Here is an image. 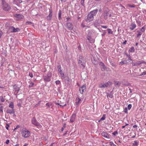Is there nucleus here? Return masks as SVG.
Listing matches in <instances>:
<instances>
[{"label":"nucleus","mask_w":146,"mask_h":146,"mask_svg":"<svg viewBox=\"0 0 146 146\" xmlns=\"http://www.w3.org/2000/svg\"><path fill=\"white\" fill-rule=\"evenodd\" d=\"M98 11V10L97 9L91 11L87 15L85 20L87 22H90L93 21L94 19V16L96 15Z\"/></svg>","instance_id":"1"},{"label":"nucleus","mask_w":146,"mask_h":146,"mask_svg":"<svg viewBox=\"0 0 146 146\" xmlns=\"http://www.w3.org/2000/svg\"><path fill=\"white\" fill-rule=\"evenodd\" d=\"M52 74L50 72L48 73L46 75L43 76V78L45 82H49L51 80Z\"/></svg>","instance_id":"2"},{"label":"nucleus","mask_w":146,"mask_h":146,"mask_svg":"<svg viewBox=\"0 0 146 146\" xmlns=\"http://www.w3.org/2000/svg\"><path fill=\"white\" fill-rule=\"evenodd\" d=\"M86 62V61L84 59L83 57L81 55H79L78 63L79 64H81L84 68L85 67Z\"/></svg>","instance_id":"3"},{"label":"nucleus","mask_w":146,"mask_h":146,"mask_svg":"<svg viewBox=\"0 0 146 146\" xmlns=\"http://www.w3.org/2000/svg\"><path fill=\"white\" fill-rule=\"evenodd\" d=\"M31 121L32 123L36 126H37L38 128H41L42 127V126L40 124L38 121H37L35 117H33Z\"/></svg>","instance_id":"4"},{"label":"nucleus","mask_w":146,"mask_h":146,"mask_svg":"<svg viewBox=\"0 0 146 146\" xmlns=\"http://www.w3.org/2000/svg\"><path fill=\"white\" fill-rule=\"evenodd\" d=\"M2 5L3 9L5 11H9L11 9L10 6L7 3L4 4Z\"/></svg>","instance_id":"5"},{"label":"nucleus","mask_w":146,"mask_h":146,"mask_svg":"<svg viewBox=\"0 0 146 146\" xmlns=\"http://www.w3.org/2000/svg\"><path fill=\"white\" fill-rule=\"evenodd\" d=\"M22 134L23 136H24L25 138H26L30 136V133L28 131H23L22 132Z\"/></svg>","instance_id":"6"},{"label":"nucleus","mask_w":146,"mask_h":146,"mask_svg":"<svg viewBox=\"0 0 146 146\" xmlns=\"http://www.w3.org/2000/svg\"><path fill=\"white\" fill-rule=\"evenodd\" d=\"M104 17L105 19H107L108 17H111V14L108 11L105 10L104 12Z\"/></svg>","instance_id":"7"},{"label":"nucleus","mask_w":146,"mask_h":146,"mask_svg":"<svg viewBox=\"0 0 146 146\" xmlns=\"http://www.w3.org/2000/svg\"><path fill=\"white\" fill-rule=\"evenodd\" d=\"M9 30L10 31L11 33L19 32L20 31V29L19 28L15 29L13 26L9 27Z\"/></svg>","instance_id":"8"},{"label":"nucleus","mask_w":146,"mask_h":146,"mask_svg":"<svg viewBox=\"0 0 146 146\" xmlns=\"http://www.w3.org/2000/svg\"><path fill=\"white\" fill-rule=\"evenodd\" d=\"M99 65L100 66V68L102 71H104L106 69V67L103 62H100Z\"/></svg>","instance_id":"9"},{"label":"nucleus","mask_w":146,"mask_h":146,"mask_svg":"<svg viewBox=\"0 0 146 146\" xmlns=\"http://www.w3.org/2000/svg\"><path fill=\"white\" fill-rule=\"evenodd\" d=\"M86 85H84L81 88H80L79 90L80 93L83 94L84 91L86 90Z\"/></svg>","instance_id":"10"},{"label":"nucleus","mask_w":146,"mask_h":146,"mask_svg":"<svg viewBox=\"0 0 146 146\" xmlns=\"http://www.w3.org/2000/svg\"><path fill=\"white\" fill-rule=\"evenodd\" d=\"M66 27L70 30H71L73 29V26L72 25V23H69L66 24Z\"/></svg>","instance_id":"11"},{"label":"nucleus","mask_w":146,"mask_h":146,"mask_svg":"<svg viewBox=\"0 0 146 146\" xmlns=\"http://www.w3.org/2000/svg\"><path fill=\"white\" fill-rule=\"evenodd\" d=\"M76 116V115L75 113H74L72 115V116L71 117L70 120L71 122L73 123L75 121Z\"/></svg>","instance_id":"12"},{"label":"nucleus","mask_w":146,"mask_h":146,"mask_svg":"<svg viewBox=\"0 0 146 146\" xmlns=\"http://www.w3.org/2000/svg\"><path fill=\"white\" fill-rule=\"evenodd\" d=\"M102 136L108 139L110 138V136L108 133L106 132H103L102 133Z\"/></svg>","instance_id":"13"},{"label":"nucleus","mask_w":146,"mask_h":146,"mask_svg":"<svg viewBox=\"0 0 146 146\" xmlns=\"http://www.w3.org/2000/svg\"><path fill=\"white\" fill-rule=\"evenodd\" d=\"M136 26V25L135 23H132L130 25V27L129 28V29L131 30H133L135 28Z\"/></svg>","instance_id":"14"},{"label":"nucleus","mask_w":146,"mask_h":146,"mask_svg":"<svg viewBox=\"0 0 146 146\" xmlns=\"http://www.w3.org/2000/svg\"><path fill=\"white\" fill-rule=\"evenodd\" d=\"M87 39L89 41L90 43L94 42V40L92 38L91 36H87Z\"/></svg>","instance_id":"15"},{"label":"nucleus","mask_w":146,"mask_h":146,"mask_svg":"<svg viewBox=\"0 0 146 146\" xmlns=\"http://www.w3.org/2000/svg\"><path fill=\"white\" fill-rule=\"evenodd\" d=\"M58 72H59L61 78L62 79H64L65 78V76H64V74L63 73V72L62 71V70H60L58 71Z\"/></svg>","instance_id":"16"},{"label":"nucleus","mask_w":146,"mask_h":146,"mask_svg":"<svg viewBox=\"0 0 146 146\" xmlns=\"http://www.w3.org/2000/svg\"><path fill=\"white\" fill-rule=\"evenodd\" d=\"M99 88H104L106 87V85L104 83H100L99 85Z\"/></svg>","instance_id":"17"},{"label":"nucleus","mask_w":146,"mask_h":146,"mask_svg":"<svg viewBox=\"0 0 146 146\" xmlns=\"http://www.w3.org/2000/svg\"><path fill=\"white\" fill-rule=\"evenodd\" d=\"M13 88L15 91L17 92V93H18L20 90V88L18 86L15 85L13 86Z\"/></svg>","instance_id":"18"},{"label":"nucleus","mask_w":146,"mask_h":146,"mask_svg":"<svg viewBox=\"0 0 146 146\" xmlns=\"http://www.w3.org/2000/svg\"><path fill=\"white\" fill-rule=\"evenodd\" d=\"M15 17L19 19H22L23 17V15L20 14H16L15 15Z\"/></svg>","instance_id":"19"},{"label":"nucleus","mask_w":146,"mask_h":146,"mask_svg":"<svg viewBox=\"0 0 146 146\" xmlns=\"http://www.w3.org/2000/svg\"><path fill=\"white\" fill-rule=\"evenodd\" d=\"M106 85V87H108L110 86L112 84V83L110 81H108V82L104 83Z\"/></svg>","instance_id":"20"},{"label":"nucleus","mask_w":146,"mask_h":146,"mask_svg":"<svg viewBox=\"0 0 146 146\" xmlns=\"http://www.w3.org/2000/svg\"><path fill=\"white\" fill-rule=\"evenodd\" d=\"M76 102L75 104L76 105H78L80 103L81 100L80 98H77L76 99Z\"/></svg>","instance_id":"21"},{"label":"nucleus","mask_w":146,"mask_h":146,"mask_svg":"<svg viewBox=\"0 0 146 146\" xmlns=\"http://www.w3.org/2000/svg\"><path fill=\"white\" fill-rule=\"evenodd\" d=\"M7 113H9L11 114L12 113H14L15 111H14L13 110H8L7 111Z\"/></svg>","instance_id":"22"},{"label":"nucleus","mask_w":146,"mask_h":146,"mask_svg":"<svg viewBox=\"0 0 146 146\" xmlns=\"http://www.w3.org/2000/svg\"><path fill=\"white\" fill-rule=\"evenodd\" d=\"M139 142L138 141H134V143H133V146H137L138 145Z\"/></svg>","instance_id":"23"},{"label":"nucleus","mask_w":146,"mask_h":146,"mask_svg":"<svg viewBox=\"0 0 146 146\" xmlns=\"http://www.w3.org/2000/svg\"><path fill=\"white\" fill-rule=\"evenodd\" d=\"M92 63H93L94 64L96 65L98 64V61H96L94 58L93 59H92Z\"/></svg>","instance_id":"24"},{"label":"nucleus","mask_w":146,"mask_h":146,"mask_svg":"<svg viewBox=\"0 0 146 146\" xmlns=\"http://www.w3.org/2000/svg\"><path fill=\"white\" fill-rule=\"evenodd\" d=\"M52 14H49V15L47 17V19L49 20H50L52 19Z\"/></svg>","instance_id":"25"},{"label":"nucleus","mask_w":146,"mask_h":146,"mask_svg":"<svg viewBox=\"0 0 146 146\" xmlns=\"http://www.w3.org/2000/svg\"><path fill=\"white\" fill-rule=\"evenodd\" d=\"M29 83L30 84L29 86V88H31L34 86V84L31 81L29 82Z\"/></svg>","instance_id":"26"},{"label":"nucleus","mask_w":146,"mask_h":146,"mask_svg":"<svg viewBox=\"0 0 146 146\" xmlns=\"http://www.w3.org/2000/svg\"><path fill=\"white\" fill-rule=\"evenodd\" d=\"M9 107L12 109H13L14 107V104L13 103V102H11L10 103V104L9 105Z\"/></svg>","instance_id":"27"},{"label":"nucleus","mask_w":146,"mask_h":146,"mask_svg":"<svg viewBox=\"0 0 146 146\" xmlns=\"http://www.w3.org/2000/svg\"><path fill=\"white\" fill-rule=\"evenodd\" d=\"M128 64V62H126V60H124L122 61H121L120 63V64H121V65H123L124 64Z\"/></svg>","instance_id":"28"},{"label":"nucleus","mask_w":146,"mask_h":146,"mask_svg":"<svg viewBox=\"0 0 146 146\" xmlns=\"http://www.w3.org/2000/svg\"><path fill=\"white\" fill-rule=\"evenodd\" d=\"M129 52H135V49L133 47H131L129 50Z\"/></svg>","instance_id":"29"},{"label":"nucleus","mask_w":146,"mask_h":146,"mask_svg":"<svg viewBox=\"0 0 146 146\" xmlns=\"http://www.w3.org/2000/svg\"><path fill=\"white\" fill-rule=\"evenodd\" d=\"M61 11L60 10L58 14V19L59 20L61 19Z\"/></svg>","instance_id":"30"},{"label":"nucleus","mask_w":146,"mask_h":146,"mask_svg":"<svg viewBox=\"0 0 146 146\" xmlns=\"http://www.w3.org/2000/svg\"><path fill=\"white\" fill-rule=\"evenodd\" d=\"M106 117V115L104 114L102 117L100 119V120L98 121V122H100V121L104 120L105 119Z\"/></svg>","instance_id":"31"},{"label":"nucleus","mask_w":146,"mask_h":146,"mask_svg":"<svg viewBox=\"0 0 146 146\" xmlns=\"http://www.w3.org/2000/svg\"><path fill=\"white\" fill-rule=\"evenodd\" d=\"M137 32L138 33V34L137 35V37L140 35H141L142 34V33L140 31H137Z\"/></svg>","instance_id":"32"},{"label":"nucleus","mask_w":146,"mask_h":146,"mask_svg":"<svg viewBox=\"0 0 146 146\" xmlns=\"http://www.w3.org/2000/svg\"><path fill=\"white\" fill-rule=\"evenodd\" d=\"M125 55L128 58V60H132L131 58V56L130 55H128L126 53H125Z\"/></svg>","instance_id":"33"},{"label":"nucleus","mask_w":146,"mask_h":146,"mask_svg":"<svg viewBox=\"0 0 146 146\" xmlns=\"http://www.w3.org/2000/svg\"><path fill=\"white\" fill-rule=\"evenodd\" d=\"M114 84L115 85H120L119 82L118 81H115Z\"/></svg>","instance_id":"34"},{"label":"nucleus","mask_w":146,"mask_h":146,"mask_svg":"<svg viewBox=\"0 0 146 146\" xmlns=\"http://www.w3.org/2000/svg\"><path fill=\"white\" fill-rule=\"evenodd\" d=\"M145 27L144 26L141 29V31H140L142 32H144L145 31Z\"/></svg>","instance_id":"35"},{"label":"nucleus","mask_w":146,"mask_h":146,"mask_svg":"<svg viewBox=\"0 0 146 146\" xmlns=\"http://www.w3.org/2000/svg\"><path fill=\"white\" fill-rule=\"evenodd\" d=\"M107 30L108 31V33L109 34H112L113 32L111 31V30L110 29H108Z\"/></svg>","instance_id":"36"},{"label":"nucleus","mask_w":146,"mask_h":146,"mask_svg":"<svg viewBox=\"0 0 146 146\" xmlns=\"http://www.w3.org/2000/svg\"><path fill=\"white\" fill-rule=\"evenodd\" d=\"M127 6L128 7H130L133 8V7H135V5H130V4H128L127 5Z\"/></svg>","instance_id":"37"},{"label":"nucleus","mask_w":146,"mask_h":146,"mask_svg":"<svg viewBox=\"0 0 146 146\" xmlns=\"http://www.w3.org/2000/svg\"><path fill=\"white\" fill-rule=\"evenodd\" d=\"M0 99L1 102H3L5 101V99L3 98V97L1 96L0 97Z\"/></svg>","instance_id":"38"},{"label":"nucleus","mask_w":146,"mask_h":146,"mask_svg":"<svg viewBox=\"0 0 146 146\" xmlns=\"http://www.w3.org/2000/svg\"><path fill=\"white\" fill-rule=\"evenodd\" d=\"M132 107V105L131 104H129L128 105L127 108L129 110H130Z\"/></svg>","instance_id":"39"},{"label":"nucleus","mask_w":146,"mask_h":146,"mask_svg":"<svg viewBox=\"0 0 146 146\" xmlns=\"http://www.w3.org/2000/svg\"><path fill=\"white\" fill-rule=\"evenodd\" d=\"M108 96H109V97L110 98H112L113 97V94L111 93V92L109 94V95H108Z\"/></svg>","instance_id":"40"},{"label":"nucleus","mask_w":146,"mask_h":146,"mask_svg":"<svg viewBox=\"0 0 146 146\" xmlns=\"http://www.w3.org/2000/svg\"><path fill=\"white\" fill-rule=\"evenodd\" d=\"M110 144L111 146H117L114 144L113 142H110Z\"/></svg>","instance_id":"41"},{"label":"nucleus","mask_w":146,"mask_h":146,"mask_svg":"<svg viewBox=\"0 0 146 146\" xmlns=\"http://www.w3.org/2000/svg\"><path fill=\"white\" fill-rule=\"evenodd\" d=\"M1 3L2 5L4 4H6L7 3L5 2V0H1Z\"/></svg>","instance_id":"42"},{"label":"nucleus","mask_w":146,"mask_h":146,"mask_svg":"<svg viewBox=\"0 0 146 146\" xmlns=\"http://www.w3.org/2000/svg\"><path fill=\"white\" fill-rule=\"evenodd\" d=\"M55 83L57 85H59L60 84V81L59 80L56 81L55 82Z\"/></svg>","instance_id":"43"},{"label":"nucleus","mask_w":146,"mask_h":146,"mask_svg":"<svg viewBox=\"0 0 146 146\" xmlns=\"http://www.w3.org/2000/svg\"><path fill=\"white\" fill-rule=\"evenodd\" d=\"M124 112L125 113H127V107L125 108L124 109Z\"/></svg>","instance_id":"44"},{"label":"nucleus","mask_w":146,"mask_h":146,"mask_svg":"<svg viewBox=\"0 0 146 146\" xmlns=\"http://www.w3.org/2000/svg\"><path fill=\"white\" fill-rule=\"evenodd\" d=\"M57 68L58 69V71H59L60 70H61V66L60 65H58L57 66Z\"/></svg>","instance_id":"45"},{"label":"nucleus","mask_w":146,"mask_h":146,"mask_svg":"<svg viewBox=\"0 0 146 146\" xmlns=\"http://www.w3.org/2000/svg\"><path fill=\"white\" fill-rule=\"evenodd\" d=\"M117 131H115L112 133V134L114 135H115L116 134H117Z\"/></svg>","instance_id":"46"},{"label":"nucleus","mask_w":146,"mask_h":146,"mask_svg":"<svg viewBox=\"0 0 146 146\" xmlns=\"http://www.w3.org/2000/svg\"><path fill=\"white\" fill-rule=\"evenodd\" d=\"M3 107L2 106L0 107V111H1L2 113L3 112Z\"/></svg>","instance_id":"47"},{"label":"nucleus","mask_w":146,"mask_h":146,"mask_svg":"<svg viewBox=\"0 0 146 146\" xmlns=\"http://www.w3.org/2000/svg\"><path fill=\"white\" fill-rule=\"evenodd\" d=\"M6 128L7 129L9 130V125L8 124H6Z\"/></svg>","instance_id":"48"},{"label":"nucleus","mask_w":146,"mask_h":146,"mask_svg":"<svg viewBox=\"0 0 146 146\" xmlns=\"http://www.w3.org/2000/svg\"><path fill=\"white\" fill-rule=\"evenodd\" d=\"M137 65H140V64H142L141 61L140 60V61H138V62H137Z\"/></svg>","instance_id":"49"},{"label":"nucleus","mask_w":146,"mask_h":146,"mask_svg":"<svg viewBox=\"0 0 146 146\" xmlns=\"http://www.w3.org/2000/svg\"><path fill=\"white\" fill-rule=\"evenodd\" d=\"M40 101L38 104H36L35 106V107H36L37 106H38L40 104Z\"/></svg>","instance_id":"50"},{"label":"nucleus","mask_w":146,"mask_h":146,"mask_svg":"<svg viewBox=\"0 0 146 146\" xmlns=\"http://www.w3.org/2000/svg\"><path fill=\"white\" fill-rule=\"evenodd\" d=\"M26 23L27 25H31L32 23L31 22L28 21L26 22Z\"/></svg>","instance_id":"51"},{"label":"nucleus","mask_w":146,"mask_h":146,"mask_svg":"<svg viewBox=\"0 0 146 146\" xmlns=\"http://www.w3.org/2000/svg\"><path fill=\"white\" fill-rule=\"evenodd\" d=\"M84 1H81V2H80L81 4L83 6L84 5Z\"/></svg>","instance_id":"52"},{"label":"nucleus","mask_w":146,"mask_h":146,"mask_svg":"<svg viewBox=\"0 0 146 146\" xmlns=\"http://www.w3.org/2000/svg\"><path fill=\"white\" fill-rule=\"evenodd\" d=\"M137 65H137V62L133 63V64H132L133 66H137Z\"/></svg>","instance_id":"53"},{"label":"nucleus","mask_w":146,"mask_h":146,"mask_svg":"<svg viewBox=\"0 0 146 146\" xmlns=\"http://www.w3.org/2000/svg\"><path fill=\"white\" fill-rule=\"evenodd\" d=\"M9 140L8 139H7L5 143L6 144H8L9 143Z\"/></svg>","instance_id":"54"},{"label":"nucleus","mask_w":146,"mask_h":146,"mask_svg":"<svg viewBox=\"0 0 146 146\" xmlns=\"http://www.w3.org/2000/svg\"><path fill=\"white\" fill-rule=\"evenodd\" d=\"M29 76L31 78H32L33 77V74L32 73H30L29 74Z\"/></svg>","instance_id":"55"},{"label":"nucleus","mask_w":146,"mask_h":146,"mask_svg":"<svg viewBox=\"0 0 146 146\" xmlns=\"http://www.w3.org/2000/svg\"><path fill=\"white\" fill-rule=\"evenodd\" d=\"M83 74H84L83 72H82L81 74V77H82V78L83 79H84V78L83 77Z\"/></svg>","instance_id":"56"},{"label":"nucleus","mask_w":146,"mask_h":146,"mask_svg":"<svg viewBox=\"0 0 146 146\" xmlns=\"http://www.w3.org/2000/svg\"><path fill=\"white\" fill-rule=\"evenodd\" d=\"M102 27L106 29L107 27L106 26H102Z\"/></svg>","instance_id":"57"},{"label":"nucleus","mask_w":146,"mask_h":146,"mask_svg":"<svg viewBox=\"0 0 146 146\" xmlns=\"http://www.w3.org/2000/svg\"><path fill=\"white\" fill-rule=\"evenodd\" d=\"M3 34V32L1 31H0V38L1 37V35Z\"/></svg>","instance_id":"58"},{"label":"nucleus","mask_w":146,"mask_h":146,"mask_svg":"<svg viewBox=\"0 0 146 146\" xmlns=\"http://www.w3.org/2000/svg\"><path fill=\"white\" fill-rule=\"evenodd\" d=\"M46 106H48L49 107H50V104L48 103H47L46 104Z\"/></svg>","instance_id":"59"},{"label":"nucleus","mask_w":146,"mask_h":146,"mask_svg":"<svg viewBox=\"0 0 146 146\" xmlns=\"http://www.w3.org/2000/svg\"><path fill=\"white\" fill-rule=\"evenodd\" d=\"M52 9H50V10H49L50 13H49V14H52Z\"/></svg>","instance_id":"60"},{"label":"nucleus","mask_w":146,"mask_h":146,"mask_svg":"<svg viewBox=\"0 0 146 146\" xmlns=\"http://www.w3.org/2000/svg\"><path fill=\"white\" fill-rule=\"evenodd\" d=\"M141 61L142 64V63L146 64V62L145 61H144L143 60H141Z\"/></svg>","instance_id":"61"},{"label":"nucleus","mask_w":146,"mask_h":146,"mask_svg":"<svg viewBox=\"0 0 146 146\" xmlns=\"http://www.w3.org/2000/svg\"><path fill=\"white\" fill-rule=\"evenodd\" d=\"M59 105L60 107H63L64 106H66V104H65L64 105Z\"/></svg>","instance_id":"62"},{"label":"nucleus","mask_w":146,"mask_h":146,"mask_svg":"<svg viewBox=\"0 0 146 146\" xmlns=\"http://www.w3.org/2000/svg\"><path fill=\"white\" fill-rule=\"evenodd\" d=\"M137 127V125H134L133 126V128H135Z\"/></svg>","instance_id":"63"},{"label":"nucleus","mask_w":146,"mask_h":146,"mask_svg":"<svg viewBox=\"0 0 146 146\" xmlns=\"http://www.w3.org/2000/svg\"><path fill=\"white\" fill-rule=\"evenodd\" d=\"M127 42L126 40H125V41L123 43V44L125 45L126 44V42Z\"/></svg>","instance_id":"64"}]
</instances>
